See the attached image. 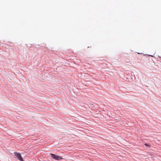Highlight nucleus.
Instances as JSON below:
<instances>
[{
  "mask_svg": "<svg viewBox=\"0 0 161 161\" xmlns=\"http://www.w3.org/2000/svg\"><path fill=\"white\" fill-rule=\"evenodd\" d=\"M50 154L52 158L54 159L59 160L63 159L62 157L61 156L57 155L54 154L50 153Z\"/></svg>",
  "mask_w": 161,
  "mask_h": 161,
  "instance_id": "nucleus-2",
  "label": "nucleus"
},
{
  "mask_svg": "<svg viewBox=\"0 0 161 161\" xmlns=\"http://www.w3.org/2000/svg\"><path fill=\"white\" fill-rule=\"evenodd\" d=\"M14 154L15 156V158H17L20 161H24L23 158L20 153L15 152L14 153Z\"/></svg>",
  "mask_w": 161,
  "mask_h": 161,
  "instance_id": "nucleus-1",
  "label": "nucleus"
},
{
  "mask_svg": "<svg viewBox=\"0 0 161 161\" xmlns=\"http://www.w3.org/2000/svg\"><path fill=\"white\" fill-rule=\"evenodd\" d=\"M145 145L146 146H148V144H145Z\"/></svg>",
  "mask_w": 161,
  "mask_h": 161,
  "instance_id": "nucleus-3",
  "label": "nucleus"
}]
</instances>
